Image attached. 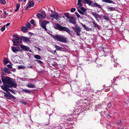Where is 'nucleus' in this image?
Returning <instances> with one entry per match:
<instances>
[{
  "label": "nucleus",
  "instance_id": "b1692460",
  "mask_svg": "<svg viewBox=\"0 0 129 129\" xmlns=\"http://www.w3.org/2000/svg\"><path fill=\"white\" fill-rule=\"evenodd\" d=\"M82 26L84 28L87 30L89 31L90 30V29L87 27L86 25L83 24L82 23H81Z\"/></svg>",
  "mask_w": 129,
  "mask_h": 129
},
{
  "label": "nucleus",
  "instance_id": "de8ad7c7",
  "mask_svg": "<svg viewBox=\"0 0 129 129\" xmlns=\"http://www.w3.org/2000/svg\"><path fill=\"white\" fill-rule=\"evenodd\" d=\"M21 102L22 103L24 104H26V102H25L23 101H22Z\"/></svg>",
  "mask_w": 129,
  "mask_h": 129
},
{
  "label": "nucleus",
  "instance_id": "9b49d317",
  "mask_svg": "<svg viewBox=\"0 0 129 129\" xmlns=\"http://www.w3.org/2000/svg\"><path fill=\"white\" fill-rule=\"evenodd\" d=\"M68 18L69 19V21L70 23L74 24H76V19L74 18L73 17H69Z\"/></svg>",
  "mask_w": 129,
  "mask_h": 129
},
{
  "label": "nucleus",
  "instance_id": "c85d7f7f",
  "mask_svg": "<svg viewBox=\"0 0 129 129\" xmlns=\"http://www.w3.org/2000/svg\"><path fill=\"white\" fill-rule=\"evenodd\" d=\"M34 57L36 59H40L41 58V57L40 55H35Z\"/></svg>",
  "mask_w": 129,
  "mask_h": 129
},
{
  "label": "nucleus",
  "instance_id": "473e14b6",
  "mask_svg": "<svg viewBox=\"0 0 129 129\" xmlns=\"http://www.w3.org/2000/svg\"><path fill=\"white\" fill-rule=\"evenodd\" d=\"M25 67L23 65H20L18 67V68L19 69H21L25 68Z\"/></svg>",
  "mask_w": 129,
  "mask_h": 129
},
{
  "label": "nucleus",
  "instance_id": "4d7b16f0",
  "mask_svg": "<svg viewBox=\"0 0 129 129\" xmlns=\"http://www.w3.org/2000/svg\"><path fill=\"white\" fill-rule=\"evenodd\" d=\"M119 129H124V128L122 129L121 128H119Z\"/></svg>",
  "mask_w": 129,
  "mask_h": 129
},
{
  "label": "nucleus",
  "instance_id": "bf43d9fd",
  "mask_svg": "<svg viewBox=\"0 0 129 129\" xmlns=\"http://www.w3.org/2000/svg\"><path fill=\"white\" fill-rule=\"evenodd\" d=\"M40 48H39V50H40Z\"/></svg>",
  "mask_w": 129,
  "mask_h": 129
},
{
  "label": "nucleus",
  "instance_id": "2eb2a0df",
  "mask_svg": "<svg viewBox=\"0 0 129 129\" xmlns=\"http://www.w3.org/2000/svg\"><path fill=\"white\" fill-rule=\"evenodd\" d=\"M3 93L5 94L4 97L5 98L7 99H9L10 98V96L11 94L10 93H6L4 92H3Z\"/></svg>",
  "mask_w": 129,
  "mask_h": 129
},
{
  "label": "nucleus",
  "instance_id": "f03ea898",
  "mask_svg": "<svg viewBox=\"0 0 129 129\" xmlns=\"http://www.w3.org/2000/svg\"><path fill=\"white\" fill-rule=\"evenodd\" d=\"M54 27L55 29L59 30L60 31H64L69 33L71 32L70 30L68 28L65 27H63L58 23L55 25Z\"/></svg>",
  "mask_w": 129,
  "mask_h": 129
},
{
  "label": "nucleus",
  "instance_id": "f704fd0d",
  "mask_svg": "<svg viewBox=\"0 0 129 129\" xmlns=\"http://www.w3.org/2000/svg\"><path fill=\"white\" fill-rule=\"evenodd\" d=\"M1 3L3 4H5L6 3V1L5 0H0Z\"/></svg>",
  "mask_w": 129,
  "mask_h": 129
},
{
  "label": "nucleus",
  "instance_id": "ddd939ff",
  "mask_svg": "<svg viewBox=\"0 0 129 129\" xmlns=\"http://www.w3.org/2000/svg\"><path fill=\"white\" fill-rule=\"evenodd\" d=\"M20 38L21 40L25 42H28L29 41V38L28 37H25L21 36H20Z\"/></svg>",
  "mask_w": 129,
  "mask_h": 129
},
{
  "label": "nucleus",
  "instance_id": "5701e85b",
  "mask_svg": "<svg viewBox=\"0 0 129 129\" xmlns=\"http://www.w3.org/2000/svg\"><path fill=\"white\" fill-rule=\"evenodd\" d=\"M22 30L24 32H26L27 30V27L25 26H23L21 28Z\"/></svg>",
  "mask_w": 129,
  "mask_h": 129
},
{
  "label": "nucleus",
  "instance_id": "8fccbe9b",
  "mask_svg": "<svg viewBox=\"0 0 129 129\" xmlns=\"http://www.w3.org/2000/svg\"><path fill=\"white\" fill-rule=\"evenodd\" d=\"M27 67L28 68H32V69L33 68V67L32 66H28V67Z\"/></svg>",
  "mask_w": 129,
  "mask_h": 129
},
{
  "label": "nucleus",
  "instance_id": "6e6552de",
  "mask_svg": "<svg viewBox=\"0 0 129 129\" xmlns=\"http://www.w3.org/2000/svg\"><path fill=\"white\" fill-rule=\"evenodd\" d=\"M37 16L39 19H44L46 16V14L45 12L43 11L41 13H37Z\"/></svg>",
  "mask_w": 129,
  "mask_h": 129
},
{
  "label": "nucleus",
  "instance_id": "a211bd4d",
  "mask_svg": "<svg viewBox=\"0 0 129 129\" xmlns=\"http://www.w3.org/2000/svg\"><path fill=\"white\" fill-rule=\"evenodd\" d=\"M91 14L96 19L99 18V15L97 14L96 13L94 12H92L91 13Z\"/></svg>",
  "mask_w": 129,
  "mask_h": 129
},
{
  "label": "nucleus",
  "instance_id": "bb28decb",
  "mask_svg": "<svg viewBox=\"0 0 129 129\" xmlns=\"http://www.w3.org/2000/svg\"><path fill=\"white\" fill-rule=\"evenodd\" d=\"M103 2H104L107 3H112L113 1L110 0H102Z\"/></svg>",
  "mask_w": 129,
  "mask_h": 129
},
{
  "label": "nucleus",
  "instance_id": "f8f14e48",
  "mask_svg": "<svg viewBox=\"0 0 129 129\" xmlns=\"http://www.w3.org/2000/svg\"><path fill=\"white\" fill-rule=\"evenodd\" d=\"M20 46L21 47V48L25 51H29L30 52H31V50L29 49V48L27 46L20 44Z\"/></svg>",
  "mask_w": 129,
  "mask_h": 129
},
{
  "label": "nucleus",
  "instance_id": "58836bf2",
  "mask_svg": "<svg viewBox=\"0 0 129 129\" xmlns=\"http://www.w3.org/2000/svg\"><path fill=\"white\" fill-rule=\"evenodd\" d=\"M16 47L17 48V49H18V51H21L22 50L21 48V47Z\"/></svg>",
  "mask_w": 129,
  "mask_h": 129
},
{
  "label": "nucleus",
  "instance_id": "a18cd8bd",
  "mask_svg": "<svg viewBox=\"0 0 129 129\" xmlns=\"http://www.w3.org/2000/svg\"><path fill=\"white\" fill-rule=\"evenodd\" d=\"M7 67L9 68H12V66L10 64H8L7 66Z\"/></svg>",
  "mask_w": 129,
  "mask_h": 129
},
{
  "label": "nucleus",
  "instance_id": "4c0bfd02",
  "mask_svg": "<svg viewBox=\"0 0 129 129\" xmlns=\"http://www.w3.org/2000/svg\"><path fill=\"white\" fill-rule=\"evenodd\" d=\"M10 98H12L13 100H15L16 98L14 96L12 95L11 94L10 96Z\"/></svg>",
  "mask_w": 129,
  "mask_h": 129
},
{
  "label": "nucleus",
  "instance_id": "f3484780",
  "mask_svg": "<svg viewBox=\"0 0 129 129\" xmlns=\"http://www.w3.org/2000/svg\"><path fill=\"white\" fill-rule=\"evenodd\" d=\"M3 71H4L5 72H7L8 73L10 72L8 69L7 67H5L4 69H3L2 70V73H3V74H5V73L4 72H3Z\"/></svg>",
  "mask_w": 129,
  "mask_h": 129
},
{
  "label": "nucleus",
  "instance_id": "13d9d810",
  "mask_svg": "<svg viewBox=\"0 0 129 129\" xmlns=\"http://www.w3.org/2000/svg\"><path fill=\"white\" fill-rule=\"evenodd\" d=\"M26 0H24L23 1H24V2H25V1H26Z\"/></svg>",
  "mask_w": 129,
  "mask_h": 129
},
{
  "label": "nucleus",
  "instance_id": "7c9ffc66",
  "mask_svg": "<svg viewBox=\"0 0 129 129\" xmlns=\"http://www.w3.org/2000/svg\"><path fill=\"white\" fill-rule=\"evenodd\" d=\"M108 9H109L110 11H114L115 10V9L113 7H110L108 8Z\"/></svg>",
  "mask_w": 129,
  "mask_h": 129
},
{
  "label": "nucleus",
  "instance_id": "9d476101",
  "mask_svg": "<svg viewBox=\"0 0 129 129\" xmlns=\"http://www.w3.org/2000/svg\"><path fill=\"white\" fill-rule=\"evenodd\" d=\"M34 1H29L28 2V5L25 8V10H26L31 7L34 6Z\"/></svg>",
  "mask_w": 129,
  "mask_h": 129
},
{
  "label": "nucleus",
  "instance_id": "cd10ccee",
  "mask_svg": "<svg viewBox=\"0 0 129 129\" xmlns=\"http://www.w3.org/2000/svg\"><path fill=\"white\" fill-rule=\"evenodd\" d=\"M55 47L57 50H61L62 49L61 47L57 46L56 45H55Z\"/></svg>",
  "mask_w": 129,
  "mask_h": 129
},
{
  "label": "nucleus",
  "instance_id": "09e8293b",
  "mask_svg": "<svg viewBox=\"0 0 129 129\" xmlns=\"http://www.w3.org/2000/svg\"><path fill=\"white\" fill-rule=\"evenodd\" d=\"M4 13L5 15H6V16H7L8 15V13H7L6 11H5L4 12Z\"/></svg>",
  "mask_w": 129,
  "mask_h": 129
},
{
  "label": "nucleus",
  "instance_id": "6ab92c4d",
  "mask_svg": "<svg viewBox=\"0 0 129 129\" xmlns=\"http://www.w3.org/2000/svg\"><path fill=\"white\" fill-rule=\"evenodd\" d=\"M16 47H11V49L12 51L14 53H16L17 51H18V49H17Z\"/></svg>",
  "mask_w": 129,
  "mask_h": 129
},
{
  "label": "nucleus",
  "instance_id": "39448f33",
  "mask_svg": "<svg viewBox=\"0 0 129 129\" xmlns=\"http://www.w3.org/2000/svg\"><path fill=\"white\" fill-rule=\"evenodd\" d=\"M51 14H50V16L51 17H54L57 21L59 20V18H61L62 17L61 15L60 14H59L55 12L51 11Z\"/></svg>",
  "mask_w": 129,
  "mask_h": 129
},
{
  "label": "nucleus",
  "instance_id": "c756f323",
  "mask_svg": "<svg viewBox=\"0 0 129 129\" xmlns=\"http://www.w3.org/2000/svg\"><path fill=\"white\" fill-rule=\"evenodd\" d=\"M92 22L94 25V27H98L99 25L95 23L94 21Z\"/></svg>",
  "mask_w": 129,
  "mask_h": 129
},
{
  "label": "nucleus",
  "instance_id": "f257e3e1",
  "mask_svg": "<svg viewBox=\"0 0 129 129\" xmlns=\"http://www.w3.org/2000/svg\"><path fill=\"white\" fill-rule=\"evenodd\" d=\"M2 80L4 85L1 86V87L3 90L6 91H8L9 90L8 87L16 88L17 86V85L15 80L8 77H7L5 78L2 77Z\"/></svg>",
  "mask_w": 129,
  "mask_h": 129
},
{
  "label": "nucleus",
  "instance_id": "a878e982",
  "mask_svg": "<svg viewBox=\"0 0 129 129\" xmlns=\"http://www.w3.org/2000/svg\"><path fill=\"white\" fill-rule=\"evenodd\" d=\"M22 91L27 93H30L31 92L30 90L25 89H23Z\"/></svg>",
  "mask_w": 129,
  "mask_h": 129
},
{
  "label": "nucleus",
  "instance_id": "1a4fd4ad",
  "mask_svg": "<svg viewBox=\"0 0 129 129\" xmlns=\"http://www.w3.org/2000/svg\"><path fill=\"white\" fill-rule=\"evenodd\" d=\"M74 31L76 32V35L78 36H80V33L81 31V28L80 27H72Z\"/></svg>",
  "mask_w": 129,
  "mask_h": 129
},
{
  "label": "nucleus",
  "instance_id": "4468645a",
  "mask_svg": "<svg viewBox=\"0 0 129 129\" xmlns=\"http://www.w3.org/2000/svg\"><path fill=\"white\" fill-rule=\"evenodd\" d=\"M83 1L84 4H87L89 6L91 5L92 2L89 0H83Z\"/></svg>",
  "mask_w": 129,
  "mask_h": 129
},
{
  "label": "nucleus",
  "instance_id": "864d4df0",
  "mask_svg": "<svg viewBox=\"0 0 129 129\" xmlns=\"http://www.w3.org/2000/svg\"><path fill=\"white\" fill-rule=\"evenodd\" d=\"M81 2L82 1L81 0H78V3Z\"/></svg>",
  "mask_w": 129,
  "mask_h": 129
},
{
  "label": "nucleus",
  "instance_id": "603ef678",
  "mask_svg": "<svg viewBox=\"0 0 129 129\" xmlns=\"http://www.w3.org/2000/svg\"><path fill=\"white\" fill-rule=\"evenodd\" d=\"M75 27H79L77 24H76L75 25Z\"/></svg>",
  "mask_w": 129,
  "mask_h": 129
},
{
  "label": "nucleus",
  "instance_id": "c03bdc74",
  "mask_svg": "<svg viewBox=\"0 0 129 129\" xmlns=\"http://www.w3.org/2000/svg\"><path fill=\"white\" fill-rule=\"evenodd\" d=\"M30 23L31 24H33V25L35 24V23H34V20H31Z\"/></svg>",
  "mask_w": 129,
  "mask_h": 129
},
{
  "label": "nucleus",
  "instance_id": "5fc2aeb1",
  "mask_svg": "<svg viewBox=\"0 0 129 129\" xmlns=\"http://www.w3.org/2000/svg\"><path fill=\"white\" fill-rule=\"evenodd\" d=\"M54 53H56V50H55L54 51Z\"/></svg>",
  "mask_w": 129,
  "mask_h": 129
},
{
  "label": "nucleus",
  "instance_id": "7ed1b4c3",
  "mask_svg": "<svg viewBox=\"0 0 129 129\" xmlns=\"http://www.w3.org/2000/svg\"><path fill=\"white\" fill-rule=\"evenodd\" d=\"M53 37L55 40L63 43H66L67 39L63 36L56 35L53 36Z\"/></svg>",
  "mask_w": 129,
  "mask_h": 129
},
{
  "label": "nucleus",
  "instance_id": "052dcab7",
  "mask_svg": "<svg viewBox=\"0 0 129 129\" xmlns=\"http://www.w3.org/2000/svg\"><path fill=\"white\" fill-rule=\"evenodd\" d=\"M40 48H39V50H40Z\"/></svg>",
  "mask_w": 129,
  "mask_h": 129
},
{
  "label": "nucleus",
  "instance_id": "aec40b11",
  "mask_svg": "<svg viewBox=\"0 0 129 129\" xmlns=\"http://www.w3.org/2000/svg\"><path fill=\"white\" fill-rule=\"evenodd\" d=\"M27 86L29 88H34L35 87V85L30 83L27 85Z\"/></svg>",
  "mask_w": 129,
  "mask_h": 129
},
{
  "label": "nucleus",
  "instance_id": "20e7f679",
  "mask_svg": "<svg viewBox=\"0 0 129 129\" xmlns=\"http://www.w3.org/2000/svg\"><path fill=\"white\" fill-rule=\"evenodd\" d=\"M13 38L14 39L13 40V42L14 45L18 46L19 44L20 43L21 41L20 37H18L16 35H14L13 36Z\"/></svg>",
  "mask_w": 129,
  "mask_h": 129
},
{
  "label": "nucleus",
  "instance_id": "dca6fc26",
  "mask_svg": "<svg viewBox=\"0 0 129 129\" xmlns=\"http://www.w3.org/2000/svg\"><path fill=\"white\" fill-rule=\"evenodd\" d=\"M91 6L94 7H97L99 8H101L102 7L101 6L97 3H94L91 5Z\"/></svg>",
  "mask_w": 129,
  "mask_h": 129
},
{
  "label": "nucleus",
  "instance_id": "c9c22d12",
  "mask_svg": "<svg viewBox=\"0 0 129 129\" xmlns=\"http://www.w3.org/2000/svg\"><path fill=\"white\" fill-rule=\"evenodd\" d=\"M4 62L5 63L7 64L8 63V60L6 58H5L4 60Z\"/></svg>",
  "mask_w": 129,
  "mask_h": 129
},
{
  "label": "nucleus",
  "instance_id": "2f4dec72",
  "mask_svg": "<svg viewBox=\"0 0 129 129\" xmlns=\"http://www.w3.org/2000/svg\"><path fill=\"white\" fill-rule=\"evenodd\" d=\"M103 18L104 19H105L106 20L109 21V18L108 17L106 16H103Z\"/></svg>",
  "mask_w": 129,
  "mask_h": 129
},
{
  "label": "nucleus",
  "instance_id": "412c9836",
  "mask_svg": "<svg viewBox=\"0 0 129 129\" xmlns=\"http://www.w3.org/2000/svg\"><path fill=\"white\" fill-rule=\"evenodd\" d=\"M20 5L19 3H17L16 4V9L15 10V12H17L18 11V10L19 9V8L20 7Z\"/></svg>",
  "mask_w": 129,
  "mask_h": 129
},
{
  "label": "nucleus",
  "instance_id": "0eeeda50",
  "mask_svg": "<svg viewBox=\"0 0 129 129\" xmlns=\"http://www.w3.org/2000/svg\"><path fill=\"white\" fill-rule=\"evenodd\" d=\"M87 10V9L83 7H82L80 9L78 8L77 9L78 11L80 14L82 15H86Z\"/></svg>",
  "mask_w": 129,
  "mask_h": 129
},
{
  "label": "nucleus",
  "instance_id": "49530a36",
  "mask_svg": "<svg viewBox=\"0 0 129 129\" xmlns=\"http://www.w3.org/2000/svg\"><path fill=\"white\" fill-rule=\"evenodd\" d=\"M64 15L66 17H67V18H68V17H69L68 16H69V14L68 13H65L64 14Z\"/></svg>",
  "mask_w": 129,
  "mask_h": 129
},
{
  "label": "nucleus",
  "instance_id": "393cba45",
  "mask_svg": "<svg viewBox=\"0 0 129 129\" xmlns=\"http://www.w3.org/2000/svg\"><path fill=\"white\" fill-rule=\"evenodd\" d=\"M116 123L117 124L119 125H122V122L120 120H117L116 121Z\"/></svg>",
  "mask_w": 129,
  "mask_h": 129
},
{
  "label": "nucleus",
  "instance_id": "680f3d73",
  "mask_svg": "<svg viewBox=\"0 0 129 129\" xmlns=\"http://www.w3.org/2000/svg\"><path fill=\"white\" fill-rule=\"evenodd\" d=\"M20 1H23V0H20Z\"/></svg>",
  "mask_w": 129,
  "mask_h": 129
},
{
  "label": "nucleus",
  "instance_id": "a19ab883",
  "mask_svg": "<svg viewBox=\"0 0 129 129\" xmlns=\"http://www.w3.org/2000/svg\"><path fill=\"white\" fill-rule=\"evenodd\" d=\"M5 26H4L3 27H2L1 28V30L2 31H3L5 30Z\"/></svg>",
  "mask_w": 129,
  "mask_h": 129
},
{
  "label": "nucleus",
  "instance_id": "e433bc0d",
  "mask_svg": "<svg viewBox=\"0 0 129 129\" xmlns=\"http://www.w3.org/2000/svg\"><path fill=\"white\" fill-rule=\"evenodd\" d=\"M77 5L78 6V7L80 8L82 6V4L81 2L78 3Z\"/></svg>",
  "mask_w": 129,
  "mask_h": 129
},
{
  "label": "nucleus",
  "instance_id": "ea45409f",
  "mask_svg": "<svg viewBox=\"0 0 129 129\" xmlns=\"http://www.w3.org/2000/svg\"><path fill=\"white\" fill-rule=\"evenodd\" d=\"M76 10V9L75 8H72L71 10V11L72 12H74Z\"/></svg>",
  "mask_w": 129,
  "mask_h": 129
},
{
  "label": "nucleus",
  "instance_id": "72a5a7b5",
  "mask_svg": "<svg viewBox=\"0 0 129 129\" xmlns=\"http://www.w3.org/2000/svg\"><path fill=\"white\" fill-rule=\"evenodd\" d=\"M31 24L29 23H27L26 24V26L29 28H30L31 27Z\"/></svg>",
  "mask_w": 129,
  "mask_h": 129
},
{
  "label": "nucleus",
  "instance_id": "4be33fe9",
  "mask_svg": "<svg viewBox=\"0 0 129 129\" xmlns=\"http://www.w3.org/2000/svg\"><path fill=\"white\" fill-rule=\"evenodd\" d=\"M125 105L129 107V100L128 99L126 100L124 102Z\"/></svg>",
  "mask_w": 129,
  "mask_h": 129
},
{
  "label": "nucleus",
  "instance_id": "37998d69",
  "mask_svg": "<svg viewBox=\"0 0 129 129\" xmlns=\"http://www.w3.org/2000/svg\"><path fill=\"white\" fill-rule=\"evenodd\" d=\"M36 61L40 63V64H42L43 63L40 60H37Z\"/></svg>",
  "mask_w": 129,
  "mask_h": 129
},
{
  "label": "nucleus",
  "instance_id": "3c124183",
  "mask_svg": "<svg viewBox=\"0 0 129 129\" xmlns=\"http://www.w3.org/2000/svg\"><path fill=\"white\" fill-rule=\"evenodd\" d=\"M10 24V23H8L7 24H6V26H9Z\"/></svg>",
  "mask_w": 129,
  "mask_h": 129
},
{
  "label": "nucleus",
  "instance_id": "423d86ee",
  "mask_svg": "<svg viewBox=\"0 0 129 129\" xmlns=\"http://www.w3.org/2000/svg\"><path fill=\"white\" fill-rule=\"evenodd\" d=\"M49 23V21H47L45 20H43L39 21V23L40 26L44 29L46 31H47V29L46 28V25L47 24Z\"/></svg>",
  "mask_w": 129,
  "mask_h": 129
},
{
  "label": "nucleus",
  "instance_id": "79ce46f5",
  "mask_svg": "<svg viewBox=\"0 0 129 129\" xmlns=\"http://www.w3.org/2000/svg\"><path fill=\"white\" fill-rule=\"evenodd\" d=\"M75 13L76 15L78 18H79L80 17V15L77 12H75Z\"/></svg>",
  "mask_w": 129,
  "mask_h": 129
},
{
  "label": "nucleus",
  "instance_id": "e2e57ef3",
  "mask_svg": "<svg viewBox=\"0 0 129 129\" xmlns=\"http://www.w3.org/2000/svg\"><path fill=\"white\" fill-rule=\"evenodd\" d=\"M53 19H52V20L53 21Z\"/></svg>",
  "mask_w": 129,
  "mask_h": 129
},
{
  "label": "nucleus",
  "instance_id": "6e6d98bb",
  "mask_svg": "<svg viewBox=\"0 0 129 129\" xmlns=\"http://www.w3.org/2000/svg\"><path fill=\"white\" fill-rule=\"evenodd\" d=\"M2 83V81L0 79V83Z\"/></svg>",
  "mask_w": 129,
  "mask_h": 129
}]
</instances>
